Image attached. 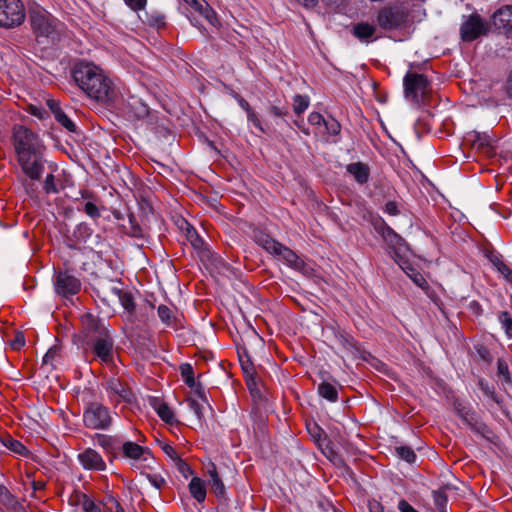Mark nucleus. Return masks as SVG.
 Masks as SVG:
<instances>
[{
    "instance_id": "22",
    "label": "nucleus",
    "mask_w": 512,
    "mask_h": 512,
    "mask_svg": "<svg viewBox=\"0 0 512 512\" xmlns=\"http://www.w3.org/2000/svg\"><path fill=\"white\" fill-rule=\"evenodd\" d=\"M150 405L163 421H165L166 423H173L174 413L165 402H163L159 398L154 397L150 400Z\"/></svg>"
},
{
    "instance_id": "16",
    "label": "nucleus",
    "mask_w": 512,
    "mask_h": 512,
    "mask_svg": "<svg viewBox=\"0 0 512 512\" xmlns=\"http://www.w3.org/2000/svg\"><path fill=\"white\" fill-rule=\"evenodd\" d=\"M492 24L498 30L512 33V5H506L498 9L492 15Z\"/></svg>"
},
{
    "instance_id": "58",
    "label": "nucleus",
    "mask_w": 512,
    "mask_h": 512,
    "mask_svg": "<svg viewBox=\"0 0 512 512\" xmlns=\"http://www.w3.org/2000/svg\"><path fill=\"white\" fill-rule=\"evenodd\" d=\"M201 200L206 201L208 205L217 209L218 199L217 197H207L206 194H195Z\"/></svg>"
},
{
    "instance_id": "29",
    "label": "nucleus",
    "mask_w": 512,
    "mask_h": 512,
    "mask_svg": "<svg viewBox=\"0 0 512 512\" xmlns=\"http://www.w3.org/2000/svg\"><path fill=\"white\" fill-rule=\"evenodd\" d=\"M157 313L161 321L167 326H171L176 320L174 311L166 305L158 306Z\"/></svg>"
},
{
    "instance_id": "30",
    "label": "nucleus",
    "mask_w": 512,
    "mask_h": 512,
    "mask_svg": "<svg viewBox=\"0 0 512 512\" xmlns=\"http://www.w3.org/2000/svg\"><path fill=\"white\" fill-rule=\"evenodd\" d=\"M309 106V97L304 95H295L294 96V103H293V110L296 114L303 113Z\"/></svg>"
},
{
    "instance_id": "57",
    "label": "nucleus",
    "mask_w": 512,
    "mask_h": 512,
    "mask_svg": "<svg viewBox=\"0 0 512 512\" xmlns=\"http://www.w3.org/2000/svg\"><path fill=\"white\" fill-rule=\"evenodd\" d=\"M188 405H189L190 409L194 412V414L198 418H201L202 412H201L200 404L194 399H188Z\"/></svg>"
},
{
    "instance_id": "9",
    "label": "nucleus",
    "mask_w": 512,
    "mask_h": 512,
    "mask_svg": "<svg viewBox=\"0 0 512 512\" xmlns=\"http://www.w3.org/2000/svg\"><path fill=\"white\" fill-rule=\"evenodd\" d=\"M54 288L58 295L68 298L81 289V281L68 271H60L54 279Z\"/></svg>"
},
{
    "instance_id": "31",
    "label": "nucleus",
    "mask_w": 512,
    "mask_h": 512,
    "mask_svg": "<svg viewBox=\"0 0 512 512\" xmlns=\"http://www.w3.org/2000/svg\"><path fill=\"white\" fill-rule=\"evenodd\" d=\"M112 291L119 297L121 304L123 305V307L126 310H128V311L133 310L134 302H133L132 296L129 293L122 292L118 288H113Z\"/></svg>"
},
{
    "instance_id": "27",
    "label": "nucleus",
    "mask_w": 512,
    "mask_h": 512,
    "mask_svg": "<svg viewBox=\"0 0 512 512\" xmlns=\"http://www.w3.org/2000/svg\"><path fill=\"white\" fill-rule=\"evenodd\" d=\"M318 393L321 397L329 400L330 402H336L338 399L336 387L329 382H322L318 386Z\"/></svg>"
},
{
    "instance_id": "4",
    "label": "nucleus",
    "mask_w": 512,
    "mask_h": 512,
    "mask_svg": "<svg viewBox=\"0 0 512 512\" xmlns=\"http://www.w3.org/2000/svg\"><path fill=\"white\" fill-rule=\"evenodd\" d=\"M85 352L101 364L110 365L114 361V340L108 329H101L92 338L83 341Z\"/></svg>"
},
{
    "instance_id": "54",
    "label": "nucleus",
    "mask_w": 512,
    "mask_h": 512,
    "mask_svg": "<svg viewBox=\"0 0 512 512\" xmlns=\"http://www.w3.org/2000/svg\"><path fill=\"white\" fill-rule=\"evenodd\" d=\"M269 111L272 115L276 116V117H285L287 114H288V109L286 107H279V106H271L269 108Z\"/></svg>"
},
{
    "instance_id": "21",
    "label": "nucleus",
    "mask_w": 512,
    "mask_h": 512,
    "mask_svg": "<svg viewBox=\"0 0 512 512\" xmlns=\"http://www.w3.org/2000/svg\"><path fill=\"white\" fill-rule=\"evenodd\" d=\"M209 485L211 490L219 498L225 496V485L217 473L215 464L211 463L208 466Z\"/></svg>"
},
{
    "instance_id": "19",
    "label": "nucleus",
    "mask_w": 512,
    "mask_h": 512,
    "mask_svg": "<svg viewBox=\"0 0 512 512\" xmlns=\"http://www.w3.org/2000/svg\"><path fill=\"white\" fill-rule=\"evenodd\" d=\"M346 170L359 184L366 183L370 176L368 165L362 162L350 163L347 165Z\"/></svg>"
},
{
    "instance_id": "34",
    "label": "nucleus",
    "mask_w": 512,
    "mask_h": 512,
    "mask_svg": "<svg viewBox=\"0 0 512 512\" xmlns=\"http://www.w3.org/2000/svg\"><path fill=\"white\" fill-rule=\"evenodd\" d=\"M498 320L501 323L502 328L504 329L506 335L508 337L512 336V317L508 312H501L498 316Z\"/></svg>"
},
{
    "instance_id": "33",
    "label": "nucleus",
    "mask_w": 512,
    "mask_h": 512,
    "mask_svg": "<svg viewBox=\"0 0 512 512\" xmlns=\"http://www.w3.org/2000/svg\"><path fill=\"white\" fill-rule=\"evenodd\" d=\"M56 121L61 124L69 132H76L77 126L75 123L65 114V112H58Z\"/></svg>"
},
{
    "instance_id": "13",
    "label": "nucleus",
    "mask_w": 512,
    "mask_h": 512,
    "mask_svg": "<svg viewBox=\"0 0 512 512\" xmlns=\"http://www.w3.org/2000/svg\"><path fill=\"white\" fill-rule=\"evenodd\" d=\"M123 454L125 457L133 460V466L135 468H140L138 462H146L149 465V461L153 460V456L150 450L146 447H142L139 444L127 441L122 446Z\"/></svg>"
},
{
    "instance_id": "2",
    "label": "nucleus",
    "mask_w": 512,
    "mask_h": 512,
    "mask_svg": "<svg viewBox=\"0 0 512 512\" xmlns=\"http://www.w3.org/2000/svg\"><path fill=\"white\" fill-rule=\"evenodd\" d=\"M71 74L76 85L89 98L105 105H111L115 101V86L98 65L80 60L73 65Z\"/></svg>"
},
{
    "instance_id": "18",
    "label": "nucleus",
    "mask_w": 512,
    "mask_h": 512,
    "mask_svg": "<svg viewBox=\"0 0 512 512\" xmlns=\"http://www.w3.org/2000/svg\"><path fill=\"white\" fill-rule=\"evenodd\" d=\"M82 325L84 340L97 335L101 329H107V327L92 314H85L82 316Z\"/></svg>"
},
{
    "instance_id": "52",
    "label": "nucleus",
    "mask_w": 512,
    "mask_h": 512,
    "mask_svg": "<svg viewBox=\"0 0 512 512\" xmlns=\"http://www.w3.org/2000/svg\"><path fill=\"white\" fill-rule=\"evenodd\" d=\"M187 237H188V240L192 243V245L194 247H199L202 244L201 238L199 237L197 232L193 229L192 230L188 229Z\"/></svg>"
},
{
    "instance_id": "11",
    "label": "nucleus",
    "mask_w": 512,
    "mask_h": 512,
    "mask_svg": "<svg viewBox=\"0 0 512 512\" xmlns=\"http://www.w3.org/2000/svg\"><path fill=\"white\" fill-rule=\"evenodd\" d=\"M405 96L413 101H418V94H424L429 82L423 74L407 73L403 79Z\"/></svg>"
},
{
    "instance_id": "44",
    "label": "nucleus",
    "mask_w": 512,
    "mask_h": 512,
    "mask_svg": "<svg viewBox=\"0 0 512 512\" xmlns=\"http://www.w3.org/2000/svg\"><path fill=\"white\" fill-rule=\"evenodd\" d=\"M13 502V496L9 490L2 484H0V503L9 505Z\"/></svg>"
},
{
    "instance_id": "14",
    "label": "nucleus",
    "mask_w": 512,
    "mask_h": 512,
    "mask_svg": "<svg viewBox=\"0 0 512 512\" xmlns=\"http://www.w3.org/2000/svg\"><path fill=\"white\" fill-rule=\"evenodd\" d=\"M30 23L37 36L49 37L54 32L50 17L43 11H32L30 13Z\"/></svg>"
},
{
    "instance_id": "32",
    "label": "nucleus",
    "mask_w": 512,
    "mask_h": 512,
    "mask_svg": "<svg viewBox=\"0 0 512 512\" xmlns=\"http://www.w3.org/2000/svg\"><path fill=\"white\" fill-rule=\"evenodd\" d=\"M396 453L399 458L405 460L408 463H413L416 460L415 452L407 446H400L396 448Z\"/></svg>"
},
{
    "instance_id": "60",
    "label": "nucleus",
    "mask_w": 512,
    "mask_h": 512,
    "mask_svg": "<svg viewBox=\"0 0 512 512\" xmlns=\"http://www.w3.org/2000/svg\"><path fill=\"white\" fill-rule=\"evenodd\" d=\"M194 390V393L202 400L206 401V395L204 388L195 382V387L192 388Z\"/></svg>"
},
{
    "instance_id": "41",
    "label": "nucleus",
    "mask_w": 512,
    "mask_h": 512,
    "mask_svg": "<svg viewBox=\"0 0 512 512\" xmlns=\"http://www.w3.org/2000/svg\"><path fill=\"white\" fill-rule=\"evenodd\" d=\"M25 345V337L24 334L18 332L15 334L14 339L10 341V347L13 350H20Z\"/></svg>"
},
{
    "instance_id": "50",
    "label": "nucleus",
    "mask_w": 512,
    "mask_h": 512,
    "mask_svg": "<svg viewBox=\"0 0 512 512\" xmlns=\"http://www.w3.org/2000/svg\"><path fill=\"white\" fill-rule=\"evenodd\" d=\"M124 2L134 11L144 9L147 4V0H124Z\"/></svg>"
},
{
    "instance_id": "40",
    "label": "nucleus",
    "mask_w": 512,
    "mask_h": 512,
    "mask_svg": "<svg viewBox=\"0 0 512 512\" xmlns=\"http://www.w3.org/2000/svg\"><path fill=\"white\" fill-rule=\"evenodd\" d=\"M145 476L149 483L156 489H161V487L165 484V479L159 474H145Z\"/></svg>"
},
{
    "instance_id": "63",
    "label": "nucleus",
    "mask_w": 512,
    "mask_h": 512,
    "mask_svg": "<svg viewBox=\"0 0 512 512\" xmlns=\"http://www.w3.org/2000/svg\"><path fill=\"white\" fill-rule=\"evenodd\" d=\"M505 88L508 96L512 97V70L509 72Z\"/></svg>"
},
{
    "instance_id": "38",
    "label": "nucleus",
    "mask_w": 512,
    "mask_h": 512,
    "mask_svg": "<svg viewBox=\"0 0 512 512\" xmlns=\"http://www.w3.org/2000/svg\"><path fill=\"white\" fill-rule=\"evenodd\" d=\"M324 125H325L327 132L330 135H337V134H339V132L341 130L340 123L337 120H335L334 118L325 120Z\"/></svg>"
},
{
    "instance_id": "59",
    "label": "nucleus",
    "mask_w": 512,
    "mask_h": 512,
    "mask_svg": "<svg viewBox=\"0 0 512 512\" xmlns=\"http://www.w3.org/2000/svg\"><path fill=\"white\" fill-rule=\"evenodd\" d=\"M56 355L57 350L55 348H50L43 357V364H52Z\"/></svg>"
},
{
    "instance_id": "25",
    "label": "nucleus",
    "mask_w": 512,
    "mask_h": 512,
    "mask_svg": "<svg viewBox=\"0 0 512 512\" xmlns=\"http://www.w3.org/2000/svg\"><path fill=\"white\" fill-rule=\"evenodd\" d=\"M189 492L198 502H204L206 498V488L204 482L199 477H193L189 483Z\"/></svg>"
},
{
    "instance_id": "1",
    "label": "nucleus",
    "mask_w": 512,
    "mask_h": 512,
    "mask_svg": "<svg viewBox=\"0 0 512 512\" xmlns=\"http://www.w3.org/2000/svg\"><path fill=\"white\" fill-rule=\"evenodd\" d=\"M13 146L23 177L21 184L25 192H36L42 186L44 192H59L72 187V180L64 174H47L41 180L45 170V146L39 135L31 129L15 125L13 127Z\"/></svg>"
},
{
    "instance_id": "35",
    "label": "nucleus",
    "mask_w": 512,
    "mask_h": 512,
    "mask_svg": "<svg viewBox=\"0 0 512 512\" xmlns=\"http://www.w3.org/2000/svg\"><path fill=\"white\" fill-rule=\"evenodd\" d=\"M5 446L9 450L15 452L16 454L24 455L26 453V447L20 441H18L16 439L9 438L5 442Z\"/></svg>"
},
{
    "instance_id": "62",
    "label": "nucleus",
    "mask_w": 512,
    "mask_h": 512,
    "mask_svg": "<svg viewBox=\"0 0 512 512\" xmlns=\"http://www.w3.org/2000/svg\"><path fill=\"white\" fill-rule=\"evenodd\" d=\"M499 271H500V272H501V273H502V274H503V275H504V276H505L509 281H512V270H511L508 266H506V265L502 264V265L499 267Z\"/></svg>"
},
{
    "instance_id": "55",
    "label": "nucleus",
    "mask_w": 512,
    "mask_h": 512,
    "mask_svg": "<svg viewBox=\"0 0 512 512\" xmlns=\"http://www.w3.org/2000/svg\"><path fill=\"white\" fill-rule=\"evenodd\" d=\"M82 508L85 512H94V510L98 509L99 507L91 499L84 496Z\"/></svg>"
},
{
    "instance_id": "12",
    "label": "nucleus",
    "mask_w": 512,
    "mask_h": 512,
    "mask_svg": "<svg viewBox=\"0 0 512 512\" xmlns=\"http://www.w3.org/2000/svg\"><path fill=\"white\" fill-rule=\"evenodd\" d=\"M77 460L86 471L102 472L107 469L106 462L102 455L91 447L85 448L78 453Z\"/></svg>"
},
{
    "instance_id": "61",
    "label": "nucleus",
    "mask_w": 512,
    "mask_h": 512,
    "mask_svg": "<svg viewBox=\"0 0 512 512\" xmlns=\"http://www.w3.org/2000/svg\"><path fill=\"white\" fill-rule=\"evenodd\" d=\"M109 509L112 512H124V509L122 508L120 503L115 499H111Z\"/></svg>"
},
{
    "instance_id": "28",
    "label": "nucleus",
    "mask_w": 512,
    "mask_h": 512,
    "mask_svg": "<svg viewBox=\"0 0 512 512\" xmlns=\"http://www.w3.org/2000/svg\"><path fill=\"white\" fill-rule=\"evenodd\" d=\"M180 373L184 383L189 388L195 387L194 371L193 367L189 363H183L180 366Z\"/></svg>"
},
{
    "instance_id": "45",
    "label": "nucleus",
    "mask_w": 512,
    "mask_h": 512,
    "mask_svg": "<svg viewBox=\"0 0 512 512\" xmlns=\"http://www.w3.org/2000/svg\"><path fill=\"white\" fill-rule=\"evenodd\" d=\"M84 211L91 218L95 219V218L100 217L99 208L94 203H92L90 201L85 203Z\"/></svg>"
},
{
    "instance_id": "49",
    "label": "nucleus",
    "mask_w": 512,
    "mask_h": 512,
    "mask_svg": "<svg viewBox=\"0 0 512 512\" xmlns=\"http://www.w3.org/2000/svg\"><path fill=\"white\" fill-rule=\"evenodd\" d=\"M230 95L237 101L239 106L247 113L249 110H251L250 104L237 92L231 91Z\"/></svg>"
},
{
    "instance_id": "17",
    "label": "nucleus",
    "mask_w": 512,
    "mask_h": 512,
    "mask_svg": "<svg viewBox=\"0 0 512 512\" xmlns=\"http://www.w3.org/2000/svg\"><path fill=\"white\" fill-rule=\"evenodd\" d=\"M466 140L471 143L473 148L482 150L487 154L492 152L491 137L487 133L473 131L467 134Z\"/></svg>"
},
{
    "instance_id": "47",
    "label": "nucleus",
    "mask_w": 512,
    "mask_h": 512,
    "mask_svg": "<svg viewBox=\"0 0 512 512\" xmlns=\"http://www.w3.org/2000/svg\"><path fill=\"white\" fill-rule=\"evenodd\" d=\"M191 8L198 12L201 16L206 14L205 8H211L206 2H199L197 0H192L190 3Z\"/></svg>"
},
{
    "instance_id": "7",
    "label": "nucleus",
    "mask_w": 512,
    "mask_h": 512,
    "mask_svg": "<svg viewBox=\"0 0 512 512\" xmlns=\"http://www.w3.org/2000/svg\"><path fill=\"white\" fill-rule=\"evenodd\" d=\"M25 8L21 0H0V26L13 28L23 23Z\"/></svg>"
},
{
    "instance_id": "20",
    "label": "nucleus",
    "mask_w": 512,
    "mask_h": 512,
    "mask_svg": "<svg viewBox=\"0 0 512 512\" xmlns=\"http://www.w3.org/2000/svg\"><path fill=\"white\" fill-rule=\"evenodd\" d=\"M454 408L457 414L467 425H469L472 429L479 430L480 423L478 421V416L474 411L458 401L454 403Z\"/></svg>"
},
{
    "instance_id": "46",
    "label": "nucleus",
    "mask_w": 512,
    "mask_h": 512,
    "mask_svg": "<svg viewBox=\"0 0 512 512\" xmlns=\"http://www.w3.org/2000/svg\"><path fill=\"white\" fill-rule=\"evenodd\" d=\"M161 449L163 450V452L173 461H177L180 457L178 455V453L176 452V450L170 445V444H167V443H161Z\"/></svg>"
},
{
    "instance_id": "26",
    "label": "nucleus",
    "mask_w": 512,
    "mask_h": 512,
    "mask_svg": "<svg viewBox=\"0 0 512 512\" xmlns=\"http://www.w3.org/2000/svg\"><path fill=\"white\" fill-rule=\"evenodd\" d=\"M94 439L96 440L97 444L107 453V454H113L116 450V444L115 439L106 434H95Z\"/></svg>"
},
{
    "instance_id": "8",
    "label": "nucleus",
    "mask_w": 512,
    "mask_h": 512,
    "mask_svg": "<svg viewBox=\"0 0 512 512\" xmlns=\"http://www.w3.org/2000/svg\"><path fill=\"white\" fill-rule=\"evenodd\" d=\"M488 31V23L485 22L477 13H472L468 16L460 27L461 39L465 42L474 41L478 37L486 35Z\"/></svg>"
},
{
    "instance_id": "10",
    "label": "nucleus",
    "mask_w": 512,
    "mask_h": 512,
    "mask_svg": "<svg viewBox=\"0 0 512 512\" xmlns=\"http://www.w3.org/2000/svg\"><path fill=\"white\" fill-rule=\"evenodd\" d=\"M105 391L111 403L118 405L121 402L131 403L133 394L118 378H109L104 384Z\"/></svg>"
},
{
    "instance_id": "6",
    "label": "nucleus",
    "mask_w": 512,
    "mask_h": 512,
    "mask_svg": "<svg viewBox=\"0 0 512 512\" xmlns=\"http://www.w3.org/2000/svg\"><path fill=\"white\" fill-rule=\"evenodd\" d=\"M376 20L380 28L396 30L407 24L408 12L402 6L383 7L378 11Z\"/></svg>"
},
{
    "instance_id": "36",
    "label": "nucleus",
    "mask_w": 512,
    "mask_h": 512,
    "mask_svg": "<svg viewBox=\"0 0 512 512\" xmlns=\"http://www.w3.org/2000/svg\"><path fill=\"white\" fill-rule=\"evenodd\" d=\"M434 503L441 512H446L447 497L442 491H435L433 493Z\"/></svg>"
},
{
    "instance_id": "56",
    "label": "nucleus",
    "mask_w": 512,
    "mask_h": 512,
    "mask_svg": "<svg viewBox=\"0 0 512 512\" xmlns=\"http://www.w3.org/2000/svg\"><path fill=\"white\" fill-rule=\"evenodd\" d=\"M47 105H48L49 109L51 110V112L53 113L55 118L57 117L58 112H64L62 110V108L60 107V104L53 99L48 100Z\"/></svg>"
},
{
    "instance_id": "51",
    "label": "nucleus",
    "mask_w": 512,
    "mask_h": 512,
    "mask_svg": "<svg viewBox=\"0 0 512 512\" xmlns=\"http://www.w3.org/2000/svg\"><path fill=\"white\" fill-rule=\"evenodd\" d=\"M325 120L326 119L318 112H312L308 117V122L315 126L324 125Z\"/></svg>"
},
{
    "instance_id": "48",
    "label": "nucleus",
    "mask_w": 512,
    "mask_h": 512,
    "mask_svg": "<svg viewBox=\"0 0 512 512\" xmlns=\"http://www.w3.org/2000/svg\"><path fill=\"white\" fill-rule=\"evenodd\" d=\"M479 386H480V389L482 390V392L487 396L489 397L490 399H492L493 401L495 402H499L498 399H497V396L494 392V390L487 384L485 383L484 381L480 380L479 381Z\"/></svg>"
},
{
    "instance_id": "37",
    "label": "nucleus",
    "mask_w": 512,
    "mask_h": 512,
    "mask_svg": "<svg viewBox=\"0 0 512 512\" xmlns=\"http://www.w3.org/2000/svg\"><path fill=\"white\" fill-rule=\"evenodd\" d=\"M178 472L185 478H188L193 474L191 467L181 458L174 462Z\"/></svg>"
},
{
    "instance_id": "3",
    "label": "nucleus",
    "mask_w": 512,
    "mask_h": 512,
    "mask_svg": "<svg viewBox=\"0 0 512 512\" xmlns=\"http://www.w3.org/2000/svg\"><path fill=\"white\" fill-rule=\"evenodd\" d=\"M254 239L265 251L283 261L288 267L305 275L310 273V268L293 250L272 239L269 235L257 232L254 235Z\"/></svg>"
},
{
    "instance_id": "15",
    "label": "nucleus",
    "mask_w": 512,
    "mask_h": 512,
    "mask_svg": "<svg viewBox=\"0 0 512 512\" xmlns=\"http://www.w3.org/2000/svg\"><path fill=\"white\" fill-rule=\"evenodd\" d=\"M372 225L391 248L397 249L401 245L403 239L389 227L382 218L378 217L373 219Z\"/></svg>"
},
{
    "instance_id": "64",
    "label": "nucleus",
    "mask_w": 512,
    "mask_h": 512,
    "mask_svg": "<svg viewBox=\"0 0 512 512\" xmlns=\"http://www.w3.org/2000/svg\"><path fill=\"white\" fill-rule=\"evenodd\" d=\"M31 485H32V488H33L34 491H39V490L44 489L45 482L44 481H40V480H38V481L33 480L31 482Z\"/></svg>"
},
{
    "instance_id": "53",
    "label": "nucleus",
    "mask_w": 512,
    "mask_h": 512,
    "mask_svg": "<svg viewBox=\"0 0 512 512\" xmlns=\"http://www.w3.org/2000/svg\"><path fill=\"white\" fill-rule=\"evenodd\" d=\"M384 211H385V213H387L391 216L398 215L400 212L398 209V204L394 201L387 202L385 204Z\"/></svg>"
},
{
    "instance_id": "42",
    "label": "nucleus",
    "mask_w": 512,
    "mask_h": 512,
    "mask_svg": "<svg viewBox=\"0 0 512 512\" xmlns=\"http://www.w3.org/2000/svg\"><path fill=\"white\" fill-rule=\"evenodd\" d=\"M206 14L203 16L213 27L219 28L220 22L217 17V14L212 8H205Z\"/></svg>"
},
{
    "instance_id": "5",
    "label": "nucleus",
    "mask_w": 512,
    "mask_h": 512,
    "mask_svg": "<svg viewBox=\"0 0 512 512\" xmlns=\"http://www.w3.org/2000/svg\"><path fill=\"white\" fill-rule=\"evenodd\" d=\"M83 423L91 430H108L113 423L112 412L100 402H88L83 410Z\"/></svg>"
},
{
    "instance_id": "43",
    "label": "nucleus",
    "mask_w": 512,
    "mask_h": 512,
    "mask_svg": "<svg viewBox=\"0 0 512 512\" xmlns=\"http://www.w3.org/2000/svg\"><path fill=\"white\" fill-rule=\"evenodd\" d=\"M247 119L249 122L253 123L256 129H258L261 133H265V129L263 128L261 121L259 120L257 114L253 109L249 110L247 113Z\"/></svg>"
},
{
    "instance_id": "24",
    "label": "nucleus",
    "mask_w": 512,
    "mask_h": 512,
    "mask_svg": "<svg viewBox=\"0 0 512 512\" xmlns=\"http://www.w3.org/2000/svg\"><path fill=\"white\" fill-rule=\"evenodd\" d=\"M401 269L411 278V280L419 287L425 288L427 282L423 275L413 268L408 262L402 260H396Z\"/></svg>"
},
{
    "instance_id": "23",
    "label": "nucleus",
    "mask_w": 512,
    "mask_h": 512,
    "mask_svg": "<svg viewBox=\"0 0 512 512\" xmlns=\"http://www.w3.org/2000/svg\"><path fill=\"white\" fill-rule=\"evenodd\" d=\"M352 32L360 41H367L374 36L376 28L368 22H360L354 25Z\"/></svg>"
},
{
    "instance_id": "39",
    "label": "nucleus",
    "mask_w": 512,
    "mask_h": 512,
    "mask_svg": "<svg viewBox=\"0 0 512 512\" xmlns=\"http://www.w3.org/2000/svg\"><path fill=\"white\" fill-rule=\"evenodd\" d=\"M498 375L503 378L505 382L510 381L509 368L504 360L499 359L497 362Z\"/></svg>"
}]
</instances>
